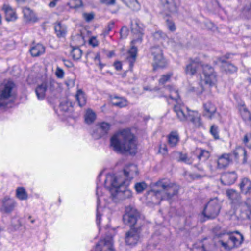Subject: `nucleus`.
Listing matches in <instances>:
<instances>
[{"label": "nucleus", "instance_id": "f257e3e1", "mask_svg": "<svg viewBox=\"0 0 251 251\" xmlns=\"http://www.w3.org/2000/svg\"><path fill=\"white\" fill-rule=\"evenodd\" d=\"M110 146L114 151L118 153L128 152L135 154L137 151L135 137L127 129L122 130L114 134L110 139Z\"/></svg>", "mask_w": 251, "mask_h": 251}, {"label": "nucleus", "instance_id": "f03ea898", "mask_svg": "<svg viewBox=\"0 0 251 251\" xmlns=\"http://www.w3.org/2000/svg\"><path fill=\"white\" fill-rule=\"evenodd\" d=\"M140 218L139 213L137 210L132 206H128L126 208V213L123 216L124 223L131 226L130 229L126 234L125 242L129 245H135L139 240L141 232V226H136Z\"/></svg>", "mask_w": 251, "mask_h": 251}, {"label": "nucleus", "instance_id": "7ed1b4c3", "mask_svg": "<svg viewBox=\"0 0 251 251\" xmlns=\"http://www.w3.org/2000/svg\"><path fill=\"white\" fill-rule=\"evenodd\" d=\"M179 190V186L176 183L171 182L169 180L162 179L154 184L151 192L157 199L154 202L159 204L162 200H170L176 196Z\"/></svg>", "mask_w": 251, "mask_h": 251}, {"label": "nucleus", "instance_id": "20e7f679", "mask_svg": "<svg viewBox=\"0 0 251 251\" xmlns=\"http://www.w3.org/2000/svg\"><path fill=\"white\" fill-rule=\"evenodd\" d=\"M109 178L113 187L111 190L113 200L117 201L132 197V191L126 187L129 184L128 182L125 181L124 179L120 176H110L107 178V179Z\"/></svg>", "mask_w": 251, "mask_h": 251}, {"label": "nucleus", "instance_id": "39448f33", "mask_svg": "<svg viewBox=\"0 0 251 251\" xmlns=\"http://www.w3.org/2000/svg\"><path fill=\"white\" fill-rule=\"evenodd\" d=\"M131 28L133 33L137 36V39H134L131 41V43L132 46L128 51L126 57L127 60L129 63L130 67H132L136 60L137 54V48L133 44L137 42H141L144 34V27L143 25L140 23L138 21H135L134 23L131 22Z\"/></svg>", "mask_w": 251, "mask_h": 251}, {"label": "nucleus", "instance_id": "423d86ee", "mask_svg": "<svg viewBox=\"0 0 251 251\" xmlns=\"http://www.w3.org/2000/svg\"><path fill=\"white\" fill-rule=\"evenodd\" d=\"M174 110L177 118L181 121H190L196 127L202 126L200 116L197 111H189L183 105H176L174 107Z\"/></svg>", "mask_w": 251, "mask_h": 251}, {"label": "nucleus", "instance_id": "0eeeda50", "mask_svg": "<svg viewBox=\"0 0 251 251\" xmlns=\"http://www.w3.org/2000/svg\"><path fill=\"white\" fill-rule=\"evenodd\" d=\"M239 235L240 239H238L230 233L223 232L218 235L220 238L219 243L221 246L227 250H231L234 248L239 246L243 241V236L236 232Z\"/></svg>", "mask_w": 251, "mask_h": 251}, {"label": "nucleus", "instance_id": "6e6552de", "mask_svg": "<svg viewBox=\"0 0 251 251\" xmlns=\"http://www.w3.org/2000/svg\"><path fill=\"white\" fill-rule=\"evenodd\" d=\"M221 204L217 198L211 199L205 205L202 215L207 219L215 218L219 214Z\"/></svg>", "mask_w": 251, "mask_h": 251}, {"label": "nucleus", "instance_id": "1a4fd4ad", "mask_svg": "<svg viewBox=\"0 0 251 251\" xmlns=\"http://www.w3.org/2000/svg\"><path fill=\"white\" fill-rule=\"evenodd\" d=\"M14 87L15 84L11 81L0 85V107L5 106L9 103Z\"/></svg>", "mask_w": 251, "mask_h": 251}, {"label": "nucleus", "instance_id": "9d476101", "mask_svg": "<svg viewBox=\"0 0 251 251\" xmlns=\"http://www.w3.org/2000/svg\"><path fill=\"white\" fill-rule=\"evenodd\" d=\"M152 55L153 56L152 66L153 70L158 68H163L166 66V62L163 56L162 51L159 47H153L151 49Z\"/></svg>", "mask_w": 251, "mask_h": 251}, {"label": "nucleus", "instance_id": "9b49d317", "mask_svg": "<svg viewBox=\"0 0 251 251\" xmlns=\"http://www.w3.org/2000/svg\"><path fill=\"white\" fill-rule=\"evenodd\" d=\"M202 68L204 77L201 79V82L209 86L213 85L216 81V75L214 69L207 64H203Z\"/></svg>", "mask_w": 251, "mask_h": 251}, {"label": "nucleus", "instance_id": "f8f14e48", "mask_svg": "<svg viewBox=\"0 0 251 251\" xmlns=\"http://www.w3.org/2000/svg\"><path fill=\"white\" fill-rule=\"evenodd\" d=\"M189 61V64L185 69V73L187 75H194L197 73L198 69L200 67H202L203 63L198 57L190 58Z\"/></svg>", "mask_w": 251, "mask_h": 251}, {"label": "nucleus", "instance_id": "ddd939ff", "mask_svg": "<svg viewBox=\"0 0 251 251\" xmlns=\"http://www.w3.org/2000/svg\"><path fill=\"white\" fill-rule=\"evenodd\" d=\"M163 6V12L167 16H170L177 12V5L174 0H160Z\"/></svg>", "mask_w": 251, "mask_h": 251}, {"label": "nucleus", "instance_id": "4468645a", "mask_svg": "<svg viewBox=\"0 0 251 251\" xmlns=\"http://www.w3.org/2000/svg\"><path fill=\"white\" fill-rule=\"evenodd\" d=\"M138 175V169L137 166L134 164H130L126 166L124 170V176L122 177L125 181L130 182Z\"/></svg>", "mask_w": 251, "mask_h": 251}, {"label": "nucleus", "instance_id": "2eb2a0df", "mask_svg": "<svg viewBox=\"0 0 251 251\" xmlns=\"http://www.w3.org/2000/svg\"><path fill=\"white\" fill-rule=\"evenodd\" d=\"M1 203L0 211L7 214L12 212L17 204L15 201L9 196L4 197L1 200Z\"/></svg>", "mask_w": 251, "mask_h": 251}, {"label": "nucleus", "instance_id": "dca6fc26", "mask_svg": "<svg viewBox=\"0 0 251 251\" xmlns=\"http://www.w3.org/2000/svg\"><path fill=\"white\" fill-rule=\"evenodd\" d=\"M203 115L209 119H212L217 112V107L211 101H207L203 104Z\"/></svg>", "mask_w": 251, "mask_h": 251}, {"label": "nucleus", "instance_id": "f3484780", "mask_svg": "<svg viewBox=\"0 0 251 251\" xmlns=\"http://www.w3.org/2000/svg\"><path fill=\"white\" fill-rule=\"evenodd\" d=\"M237 178L235 172H226L222 175L221 181L226 185L233 184Z\"/></svg>", "mask_w": 251, "mask_h": 251}, {"label": "nucleus", "instance_id": "a211bd4d", "mask_svg": "<svg viewBox=\"0 0 251 251\" xmlns=\"http://www.w3.org/2000/svg\"><path fill=\"white\" fill-rule=\"evenodd\" d=\"M110 127V125L106 122H102L99 125V126L97 129L96 133L93 134V136L95 139L100 138L102 136L107 133Z\"/></svg>", "mask_w": 251, "mask_h": 251}, {"label": "nucleus", "instance_id": "6ab92c4d", "mask_svg": "<svg viewBox=\"0 0 251 251\" xmlns=\"http://www.w3.org/2000/svg\"><path fill=\"white\" fill-rule=\"evenodd\" d=\"M96 251H114L110 240H101L96 245Z\"/></svg>", "mask_w": 251, "mask_h": 251}, {"label": "nucleus", "instance_id": "aec40b11", "mask_svg": "<svg viewBox=\"0 0 251 251\" xmlns=\"http://www.w3.org/2000/svg\"><path fill=\"white\" fill-rule=\"evenodd\" d=\"M219 60L222 63V68L226 73L232 74L237 71V67L227 62L224 58H220L219 59Z\"/></svg>", "mask_w": 251, "mask_h": 251}, {"label": "nucleus", "instance_id": "412c9836", "mask_svg": "<svg viewBox=\"0 0 251 251\" xmlns=\"http://www.w3.org/2000/svg\"><path fill=\"white\" fill-rule=\"evenodd\" d=\"M231 162L230 154H224L218 157L217 163L218 169H223L227 167Z\"/></svg>", "mask_w": 251, "mask_h": 251}, {"label": "nucleus", "instance_id": "4be33fe9", "mask_svg": "<svg viewBox=\"0 0 251 251\" xmlns=\"http://www.w3.org/2000/svg\"><path fill=\"white\" fill-rule=\"evenodd\" d=\"M24 18L26 22H35L37 18L33 11L29 8L25 7L23 9Z\"/></svg>", "mask_w": 251, "mask_h": 251}, {"label": "nucleus", "instance_id": "5701e85b", "mask_svg": "<svg viewBox=\"0 0 251 251\" xmlns=\"http://www.w3.org/2000/svg\"><path fill=\"white\" fill-rule=\"evenodd\" d=\"M173 155L178 162H182L187 164H192L193 163L192 159L188 157L186 154H184L180 152L174 151L173 153Z\"/></svg>", "mask_w": 251, "mask_h": 251}, {"label": "nucleus", "instance_id": "b1692460", "mask_svg": "<svg viewBox=\"0 0 251 251\" xmlns=\"http://www.w3.org/2000/svg\"><path fill=\"white\" fill-rule=\"evenodd\" d=\"M238 109L243 119L245 121L251 122V113L248 108L246 107L244 103L239 104L238 105Z\"/></svg>", "mask_w": 251, "mask_h": 251}, {"label": "nucleus", "instance_id": "393cba45", "mask_svg": "<svg viewBox=\"0 0 251 251\" xmlns=\"http://www.w3.org/2000/svg\"><path fill=\"white\" fill-rule=\"evenodd\" d=\"M54 30L57 36L59 38L64 37L67 33L66 26L60 22L55 24Z\"/></svg>", "mask_w": 251, "mask_h": 251}, {"label": "nucleus", "instance_id": "a878e982", "mask_svg": "<svg viewBox=\"0 0 251 251\" xmlns=\"http://www.w3.org/2000/svg\"><path fill=\"white\" fill-rule=\"evenodd\" d=\"M45 51V48L44 46L40 44H37L32 47L30 52L33 57H37L44 53Z\"/></svg>", "mask_w": 251, "mask_h": 251}, {"label": "nucleus", "instance_id": "bb28decb", "mask_svg": "<svg viewBox=\"0 0 251 251\" xmlns=\"http://www.w3.org/2000/svg\"><path fill=\"white\" fill-rule=\"evenodd\" d=\"M179 140V137L177 132H171L168 135V143L171 147L176 146Z\"/></svg>", "mask_w": 251, "mask_h": 251}, {"label": "nucleus", "instance_id": "cd10ccee", "mask_svg": "<svg viewBox=\"0 0 251 251\" xmlns=\"http://www.w3.org/2000/svg\"><path fill=\"white\" fill-rule=\"evenodd\" d=\"M239 186L243 193L246 194L250 193L251 190V181L247 178H244L242 179Z\"/></svg>", "mask_w": 251, "mask_h": 251}, {"label": "nucleus", "instance_id": "c85d7f7f", "mask_svg": "<svg viewBox=\"0 0 251 251\" xmlns=\"http://www.w3.org/2000/svg\"><path fill=\"white\" fill-rule=\"evenodd\" d=\"M6 16V20L8 21L15 20L17 17L15 12L8 5H4L3 8Z\"/></svg>", "mask_w": 251, "mask_h": 251}, {"label": "nucleus", "instance_id": "c756f323", "mask_svg": "<svg viewBox=\"0 0 251 251\" xmlns=\"http://www.w3.org/2000/svg\"><path fill=\"white\" fill-rule=\"evenodd\" d=\"M233 155L236 159H238L240 155H243V163H245L247 162V151L244 148L242 147H238L233 152Z\"/></svg>", "mask_w": 251, "mask_h": 251}, {"label": "nucleus", "instance_id": "7c9ffc66", "mask_svg": "<svg viewBox=\"0 0 251 251\" xmlns=\"http://www.w3.org/2000/svg\"><path fill=\"white\" fill-rule=\"evenodd\" d=\"M112 104L114 106L122 108L127 105V101L123 98L115 97L112 99Z\"/></svg>", "mask_w": 251, "mask_h": 251}, {"label": "nucleus", "instance_id": "2f4dec72", "mask_svg": "<svg viewBox=\"0 0 251 251\" xmlns=\"http://www.w3.org/2000/svg\"><path fill=\"white\" fill-rule=\"evenodd\" d=\"M166 89L170 92L169 96V98L171 99L174 100L177 103L176 104L174 105V106L176 105H181L179 103L180 97L178 93V91L170 86H168Z\"/></svg>", "mask_w": 251, "mask_h": 251}, {"label": "nucleus", "instance_id": "473e14b6", "mask_svg": "<svg viewBox=\"0 0 251 251\" xmlns=\"http://www.w3.org/2000/svg\"><path fill=\"white\" fill-rule=\"evenodd\" d=\"M240 217L243 219H249L251 220V207L248 205L246 204L241 211Z\"/></svg>", "mask_w": 251, "mask_h": 251}, {"label": "nucleus", "instance_id": "72a5a7b5", "mask_svg": "<svg viewBox=\"0 0 251 251\" xmlns=\"http://www.w3.org/2000/svg\"><path fill=\"white\" fill-rule=\"evenodd\" d=\"M76 100L78 104L80 107H82L85 105L86 102V98L84 93L81 89H79L76 94Z\"/></svg>", "mask_w": 251, "mask_h": 251}, {"label": "nucleus", "instance_id": "f704fd0d", "mask_svg": "<svg viewBox=\"0 0 251 251\" xmlns=\"http://www.w3.org/2000/svg\"><path fill=\"white\" fill-rule=\"evenodd\" d=\"M129 8L134 11L140 9V5L137 0H122Z\"/></svg>", "mask_w": 251, "mask_h": 251}, {"label": "nucleus", "instance_id": "c9c22d12", "mask_svg": "<svg viewBox=\"0 0 251 251\" xmlns=\"http://www.w3.org/2000/svg\"><path fill=\"white\" fill-rule=\"evenodd\" d=\"M47 86L45 83L39 85L36 89V95L39 99H43L45 96Z\"/></svg>", "mask_w": 251, "mask_h": 251}, {"label": "nucleus", "instance_id": "e433bc0d", "mask_svg": "<svg viewBox=\"0 0 251 251\" xmlns=\"http://www.w3.org/2000/svg\"><path fill=\"white\" fill-rule=\"evenodd\" d=\"M16 196L20 200H25L28 198V195L25 189L23 187H18L16 191Z\"/></svg>", "mask_w": 251, "mask_h": 251}, {"label": "nucleus", "instance_id": "4c0bfd02", "mask_svg": "<svg viewBox=\"0 0 251 251\" xmlns=\"http://www.w3.org/2000/svg\"><path fill=\"white\" fill-rule=\"evenodd\" d=\"M96 114L91 109H88L85 115V120L86 123L90 124L96 119Z\"/></svg>", "mask_w": 251, "mask_h": 251}, {"label": "nucleus", "instance_id": "58836bf2", "mask_svg": "<svg viewBox=\"0 0 251 251\" xmlns=\"http://www.w3.org/2000/svg\"><path fill=\"white\" fill-rule=\"evenodd\" d=\"M82 50L78 47H72L71 55L74 60L79 59L82 55Z\"/></svg>", "mask_w": 251, "mask_h": 251}, {"label": "nucleus", "instance_id": "ea45409f", "mask_svg": "<svg viewBox=\"0 0 251 251\" xmlns=\"http://www.w3.org/2000/svg\"><path fill=\"white\" fill-rule=\"evenodd\" d=\"M134 188L137 193H142L147 188V184L144 182L136 183Z\"/></svg>", "mask_w": 251, "mask_h": 251}, {"label": "nucleus", "instance_id": "a19ab883", "mask_svg": "<svg viewBox=\"0 0 251 251\" xmlns=\"http://www.w3.org/2000/svg\"><path fill=\"white\" fill-rule=\"evenodd\" d=\"M210 153L209 151L202 149H200V152L198 155V158L199 160L205 161L207 160L210 157Z\"/></svg>", "mask_w": 251, "mask_h": 251}, {"label": "nucleus", "instance_id": "79ce46f5", "mask_svg": "<svg viewBox=\"0 0 251 251\" xmlns=\"http://www.w3.org/2000/svg\"><path fill=\"white\" fill-rule=\"evenodd\" d=\"M59 107L63 112H69L72 110L71 103L67 101L62 102L60 104Z\"/></svg>", "mask_w": 251, "mask_h": 251}, {"label": "nucleus", "instance_id": "37998d69", "mask_svg": "<svg viewBox=\"0 0 251 251\" xmlns=\"http://www.w3.org/2000/svg\"><path fill=\"white\" fill-rule=\"evenodd\" d=\"M243 13L247 17H251V3L246 4L243 8Z\"/></svg>", "mask_w": 251, "mask_h": 251}, {"label": "nucleus", "instance_id": "c03bdc74", "mask_svg": "<svg viewBox=\"0 0 251 251\" xmlns=\"http://www.w3.org/2000/svg\"><path fill=\"white\" fill-rule=\"evenodd\" d=\"M173 73H169L165 75H162L159 80V83L161 84H164L166 82L169 81Z\"/></svg>", "mask_w": 251, "mask_h": 251}, {"label": "nucleus", "instance_id": "a18cd8bd", "mask_svg": "<svg viewBox=\"0 0 251 251\" xmlns=\"http://www.w3.org/2000/svg\"><path fill=\"white\" fill-rule=\"evenodd\" d=\"M99 190L100 188H97V191H96V194L98 196V199H97V218H96V221L98 225H99L100 222V215L98 209H99V206L100 204V199H99Z\"/></svg>", "mask_w": 251, "mask_h": 251}, {"label": "nucleus", "instance_id": "49530a36", "mask_svg": "<svg viewBox=\"0 0 251 251\" xmlns=\"http://www.w3.org/2000/svg\"><path fill=\"white\" fill-rule=\"evenodd\" d=\"M210 133L213 136L215 139H218L219 138L218 127L215 125H213L210 128Z\"/></svg>", "mask_w": 251, "mask_h": 251}, {"label": "nucleus", "instance_id": "de8ad7c7", "mask_svg": "<svg viewBox=\"0 0 251 251\" xmlns=\"http://www.w3.org/2000/svg\"><path fill=\"white\" fill-rule=\"evenodd\" d=\"M226 193L228 198L232 200L235 199L237 196L236 191L233 189L227 190Z\"/></svg>", "mask_w": 251, "mask_h": 251}, {"label": "nucleus", "instance_id": "09e8293b", "mask_svg": "<svg viewBox=\"0 0 251 251\" xmlns=\"http://www.w3.org/2000/svg\"><path fill=\"white\" fill-rule=\"evenodd\" d=\"M166 22L168 29L171 31H174L176 29L174 23L168 19H166Z\"/></svg>", "mask_w": 251, "mask_h": 251}, {"label": "nucleus", "instance_id": "8fccbe9b", "mask_svg": "<svg viewBox=\"0 0 251 251\" xmlns=\"http://www.w3.org/2000/svg\"><path fill=\"white\" fill-rule=\"evenodd\" d=\"M71 3L72 5L71 7L74 9L78 8L83 5V3L81 0H73Z\"/></svg>", "mask_w": 251, "mask_h": 251}, {"label": "nucleus", "instance_id": "3c124183", "mask_svg": "<svg viewBox=\"0 0 251 251\" xmlns=\"http://www.w3.org/2000/svg\"><path fill=\"white\" fill-rule=\"evenodd\" d=\"M94 60L95 63L98 65L99 67V68L101 70L102 68L105 66L104 64L101 63L100 60V55L99 53H97L96 56L95 57Z\"/></svg>", "mask_w": 251, "mask_h": 251}, {"label": "nucleus", "instance_id": "603ef678", "mask_svg": "<svg viewBox=\"0 0 251 251\" xmlns=\"http://www.w3.org/2000/svg\"><path fill=\"white\" fill-rule=\"evenodd\" d=\"M195 168L197 169V170L201 173V175H197V177H201V176H204V168L200 164H198L197 165H195L194 166Z\"/></svg>", "mask_w": 251, "mask_h": 251}, {"label": "nucleus", "instance_id": "864d4df0", "mask_svg": "<svg viewBox=\"0 0 251 251\" xmlns=\"http://www.w3.org/2000/svg\"><path fill=\"white\" fill-rule=\"evenodd\" d=\"M128 34V30L126 27H123L120 30L121 37L125 38L127 37Z\"/></svg>", "mask_w": 251, "mask_h": 251}, {"label": "nucleus", "instance_id": "5fc2aeb1", "mask_svg": "<svg viewBox=\"0 0 251 251\" xmlns=\"http://www.w3.org/2000/svg\"><path fill=\"white\" fill-rule=\"evenodd\" d=\"M83 18L85 19L86 21L90 22L94 18V14L93 13H85L83 14Z\"/></svg>", "mask_w": 251, "mask_h": 251}, {"label": "nucleus", "instance_id": "6e6d98bb", "mask_svg": "<svg viewBox=\"0 0 251 251\" xmlns=\"http://www.w3.org/2000/svg\"><path fill=\"white\" fill-rule=\"evenodd\" d=\"M114 26V22L113 21L110 22L108 25L107 27L106 28L105 31H104V34L107 35L108 34L109 32L112 30V28H113Z\"/></svg>", "mask_w": 251, "mask_h": 251}, {"label": "nucleus", "instance_id": "4d7b16f0", "mask_svg": "<svg viewBox=\"0 0 251 251\" xmlns=\"http://www.w3.org/2000/svg\"><path fill=\"white\" fill-rule=\"evenodd\" d=\"M55 74L58 78H62L64 76V72L62 69L57 67L56 69Z\"/></svg>", "mask_w": 251, "mask_h": 251}, {"label": "nucleus", "instance_id": "13d9d810", "mask_svg": "<svg viewBox=\"0 0 251 251\" xmlns=\"http://www.w3.org/2000/svg\"><path fill=\"white\" fill-rule=\"evenodd\" d=\"M89 43L94 47L98 45V41L95 37H92L89 41Z\"/></svg>", "mask_w": 251, "mask_h": 251}, {"label": "nucleus", "instance_id": "bf43d9fd", "mask_svg": "<svg viewBox=\"0 0 251 251\" xmlns=\"http://www.w3.org/2000/svg\"><path fill=\"white\" fill-rule=\"evenodd\" d=\"M101 3L109 5H113L115 3V0H100Z\"/></svg>", "mask_w": 251, "mask_h": 251}, {"label": "nucleus", "instance_id": "052dcab7", "mask_svg": "<svg viewBox=\"0 0 251 251\" xmlns=\"http://www.w3.org/2000/svg\"><path fill=\"white\" fill-rule=\"evenodd\" d=\"M250 139H251V133L246 134L243 140V143L245 144H247V143L249 142Z\"/></svg>", "mask_w": 251, "mask_h": 251}, {"label": "nucleus", "instance_id": "680f3d73", "mask_svg": "<svg viewBox=\"0 0 251 251\" xmlns=\"http://www.w3.org/2000/svg\"><path fill=\"white\" fill-rule=\"evenodd\" d=\"M163 33L160 31H157L155 32L153 34V36L156 39H159L162 36Z\"/></svg>", "mask_w": 251, "mask_h": 251}, {"label": "nucleus", "instance_id": "e2e57ef3", "mask_svg": "<svg viewBox=\"0 0 251 251\" xmlns=\"http://www.w3.org/2000/svg\"><path fill=\"white\" fill-rule=\"evenodd\" d=\"M114 66L117 71H120L122 69V64L120 62H116L114 63Z\"/></svg>", "mask_w": 251, "mask_h": 251}, {"label": "nucleus", "instance_id": "0e129e2a", "mask_svg": "<svg viewBox=\"0 0 251 251\" xmlns=\"http://www.w3.org/2000/svg\"><path fill=\"white\" fill-rule=\"evenodd\" d=\"M60 0H53L52 1L50 2L49 3V6L50 8H53L56 6V3L57 2L60 1Z\"/></svg>", "mask_w": 251, "mask_h": 251}, {"label": "nucleus", "instance_id": "69168bd1", "mask_svg": "<svg viewBox=\"0 0 251 251\" xmlns=\"http://www.w3.org/2000/svg\"><path fill=\"white\" fill-rule=\"evenodd\" d=\"M64 65L68 68H71L73 66L72 63L68 60H64Z\"/></svg>", "mask_w": 251, "mask_h": 251}, {"label": "nucleus", "instance_id": "338daca9", "mask_svg": "<svg viewBox=\"0 0 251 251\" xmlns=\"http://www.w3.org/2000/svg\"><path fill=\"white\" fill-rule=\"evenodd\" d=\"M206 25H208V29H211L212 27L213 26V24L211 23H207L206 24Z\"/></svg>", "mask_w": 251, "mask_h": 251}, {"label": "nucleus", "instance_id": "774afa93", "mask_svg": "<svg viewBox=\"0 0 251 251\" xmlns=\"http://www.w3.org/2000/svg\"><path fill=\"white\" fill-rule=\"evenodd\" d=\"M114 55V52L113 51H110L108 54V57L109 58L112 57Z\"/></svg>", "mask_w": 251, "mask_h": 251}]
</instances>
